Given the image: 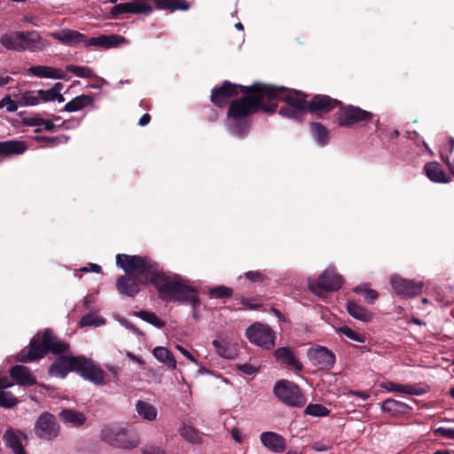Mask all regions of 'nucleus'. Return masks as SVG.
<instances>
[{
  "mask_svg": "<svg viewBox=\"0 0 454 454\" xmlns=\"http://www.w3.org/2000/svg\"><path fill=\"white\" fill-rule=\"evenodd\" d=\"M0 43L9 51H37L44 47V41L36 31H12L3 35Z\"/></svg>",
  "mask_w": 454,
  "mask_h": 454,
  "instance_id": "423d86ee",
  "label": "nucleus"
},
{
  "mask_svg": "<svg viewBox=\"0 0 454 454\" xmlns=\"http://www.w3.org/2000/svg\"><path fill=\"white\" fill-rule=\"evenodd\" d=\"M27 149V145L23 141L7 140L0 142V156L22 154Z\"/></svg>",
  "mask_w": 454,
  "mask_h": 454,
  "instance_id": "c85d7f7f",
  "label": "nucleus"
},
{
  "mask_svg": "<svg viewBox=\"0 0 454 454\" xmlns=\"http://www.w3.org/2000/svg\"><path fill=\"white\" fill-rule=\"evenodd\" d=\"M42 125L44 126V129L47 131H54L55 130V125L50 120L43 119Z\"/></svg>",
  "mask_w": 454,
  "mask_h": 454,
  "instance_id": "774afa93",
  "label": "nucleus"
},
{
  "mask_svg": "<svg viewBox=\"0 0 454 454\" xmlns=\"http://www.w3.org/2000/svg\"><path fill=\"white\" fill-rule=\"evenodd\" d=\"M34 140L46 143L50 146H56L61 143L67 142V137L63 135L56 137L36 136L34 137Z\"/></svg>",
  "mask_w": 454,
  "mask_h": 454,
  "instance_id": "a18cd8bd",
  "label": "nucleus"
},
{
  "mask_svg": "<svg viewBox=\"0 0 454 454\" xmlns=\"http://www.w3.org/2000/svg\"><path fill=\"white\" fill-rule=\"evenodd\" d=\"M18 403V399L11 392L0 390V406L12 408Z\"/></svg>",
  "mask_w": 454,
  "mask_h": 454,
  "instance_id": "37998d69",
  "label": "nucleus"
},
{
  "mask_svg": "<svg viewBox=\"0 0 454 454\" xmlns=\"http://www.w3.org/2000/svg\"><path fill=\"white\" fill-rule=\"evenodd\" d=\"M245 277L252 282H262L265 279L264 274L259 270L247 271Z\"/></svg>",
  "mask_w": 454,
  "mask_h": 454,
  "instance_id": "3c124183",
  "label": "nucleus"
},
{
  "mask_svg": "<svg viewBox=\"0 0 454 454\" xmlns=\"http://www.w3.org/2000/svg\"><path fill=\"white\" fill-rule=\"evenodd\" d=\"M364 296L366 301H368L369 303H373L378 299L379 294L376 290L369 288L364 293Z\"/></svg>",
  "mask_w": 454,
  "mask_h": 454,
  "instance_id": "13d9d810",
  "label": "nucleus"
},
{
  "mask_svg": "<svg viewBox=\"0 0 454 454\" xmlns=\"http://www.w3.org/2000/svg\"><path fill=\"white\" fill-rule=\"evenodd\" d=\"M276 360L280 364H284L294 367L297 371H301L302 364L298 360L294 351L289 347L278 348L274 351Z\"/></svg>",
  "mask_w": 454,
  "mask_h": 454,
  "instance_id": "5701e85b",
  "label": "nucleus"
},
{
  "mask_svg": "<svg viewBox=\"0 0 454 454\" xmlns=\"http://www.w3.org/2000/svg\"><path fill=\"white\" fill-rule=\"evenodd\" d=\"M247 340L264 349H271L275 346V333L267 325L262 323H254L251 325L246 331Z\"/></svg>",
  "mask_w": 454,
  "mask_h": 454,
  "instance_id": "ddd939ff",
  "label": "nucleus"
},
{
  "mask_svg": "<svg viewBox=\"0 0 454 454\" xmlns=\"http://www.w3.org/2000/svg\"><path fill=\"white\" fill-rule=\"evenodd\" d=\"M412 408L405 403L388 398L381 403V411L392 417H401L408 414Z\"/></svg>",
  "mask_w": 454,
  "mask_h": 454,
  "instance_id": "393cba45",
  "label": "nucleus"
},
{
  "mask_svg": "<svg viewBox=\"0 0 454 454\" xmlns=\"http://www.w3.org/2000/svg\"><path fill=\"white\" fill-rule=\"evenodd\" d=\"M341 101L328 95L317 94L309 101L308 112L316 114H326L338 107Z\"/></svg>",
  "mask_w": 454,
  "mask_h": 454,
  "instance_id": "f3484780",
  "label": "nucleus"
},
{
  "mask_svg": "<svg viewBox=\"0 0 454 454\" xmlns=\"http://www.w3.org/2000/svg\"><path fill=\"white\" fill-rule=\"evenodd\" d=\"M180 435L186 441L192 443L200 442V435L198 431L191 426L184 425L179 429Z\"/></svg>",
  "mask_w": 454,
  "mask_h": 454,
  "instance_id": "4c0bfd02",
  "label": "nucleus"
},
{
  "mask_svg": "<svg viewBox=\"0 0 454 454\" xmlns=\"http://www.w3.org/2000/svg\"><path fill=\"white\" fill-rule=\"evenodd\" d=\"M66 70L80 78L90 79L97 76L93 69L86 66L67 65Z\"/></svg>",
  "mask_w": 454,
  "mask_h": 454,
  "instance_id": "e433bc0d",
  "label": "nucleus"
},
{
  "mask_svg": "<svg viewBox=\"0 0 454 454\" xmlns=\"http://www.w3.org/2000/svg\"><path fill=\"white\" fill-rule=\"evenodd\" d=\"M342 284V277L332 266L326 268L317 278L308 280L310 292L320 298H325L327 293L338 291Z\"/></svg>",
  "mask_w": 454,
  "mask_h": 454,
  "instance_id": "6e6552de",
  "label": "nucleus"
},
{
  "mask_svg": "<svg viewBox=\"0 0 454 454\" xmlns=\"http://www.w3.org/2000/svg\"><path fill=\"white\" fill-rule=\"evenodd\" d=\"M81 270L84 271V272L91 271V272L98 273L101 270V267L96 263H90L89 267H83L81 269Z\"/></svg>",
  "mask_w": 454,
  "mask_h": 454,
  "instance_id": "680f3d73",
  "label": "nucleus"
},
{
  "mask_svg": "<svg viewBox=\"0 0 454 454\" xmlns=\"http://www.w3.org/2000/svg\"><path fill=\"white\" fill-rule=\"evenodd\" d=\"M43 345L46 348L47 352L50 351L53 354H60L65 352L68 345L59 340H58L51 330H45L43 334Z\"/></svg>",
  "mask_w": 454,
  "mask_h": 454,
  "instance_id": "bb28decb",
  "label": "nucleus"
},
{
  "mask_svg": "<svg viewBox=\"0 0 454 454\" xmlns=\"http://www.w3.org/2000/svg\"><path fill=\"white\" fill-rule=\"evenodd\" d=\"M389 284L396 295L406 299L418 297L424 288L423 281L406 278L396 273L389 276Z\"/></svg>",
  "mask_w": 454,
  "mask_h": 454,
  "instance_id": "9b49d317",
  "label": "nucleus"
},
{
  "mask_svg": "<svg viewBox=\"0 0 454 454\" xmlns=\"http://www.w3.org/2000/svg\"><path fill=\"white\" fill-rule=\"evenodd\" d=\"M105 323V321L93 315V314H87L85 316H83L80 321V325L81 326H86V325H90V326H99L101 325H103Z\"/></svg>",
  "mask_w": 454,
  "mask_h": 454,
  "instance_id": "49530a36",
  "label": "nucleus"
},
{
  "mask_svg": "<svg viewBox=\"0 0 454 454\" xmlns=\"http://www.w3.org/2000/svg\"><path fill=\"white\" fill-rule=\"evenodd\" d=\"M76 372L85 380L96 385L105 383V372L90 359L84 356H60L50 367L51 376L65 378L69 372Z\"/></svg>",
  "mask_w": 454,
  "mask_h": 454,
  "instance_id": "7ed1b4c3",
  "label": "nucleus"
},
{
  "mask_svg": "<svg viewBox=\"0 0 454 454\" xmlns=\"http://www.w3.org/2000/svg\"><path fill=\"white\" fill-rule=\"evenodd\" d=\"M116 263L140 282L153 284L162 301L200 304L198 292L190 280L176 274L166 275L150 257H116Z\"/></svg>",
  "mask_w": 454,
  "mask_h": 454,
  "instance_id": "f257e3e1",
  "label": "nucleus"
},
{
  "mask_svg": "<svg viewBox=\"0 0 454 454\" xmlns=\"http://www.w3.org/2000/svg\"><path fill=\"white\" fill-rule=\"evenodd\" d=\"M260 82H255L250 86H244L224 81L221 86L213 88L210 100L216 107L223 108L229 104L230 99L238 96L239 92L243 93L242 97H247L248 93L244 88H260Z\"/></svg>",
  "mask_w": 454,
  "mask_h": 454,
  "instance_id": "9d476101",
  "label": "nucleus"
},
{
  "mask_svg": "<svg viewBox=\"0 0 454 454\" xmlns=\"http://www.w3.org/2000/svg\"><path fill=\"white\" fill-rule=\"evenodd\" d=\"M402 384H397L392 381H387L380 384V387L387 392H400Z\"/></svg>",
  "mask_w": 454,
  "mask_h": 454,
  "instance_id": "4d7b16f0",
  "label": "nucleus"
},
{
  "mask_svg": "<svg viewBox=\"0 0 454 454\" xmlns=\"http://www.w3.org/2000/svg\"><path fill=\"white\" fill-rule=\"evenodd\" d=\"M338 331L354 341L364 343L366 340V338L364 334L354 331L348 326L340 327Z\"/></svg>",
  "mask_w": 454,
  "mask_h": 454,
  "instance_id": "c03bdc74",
  "label": "nucleus"
},
{
  "mask_svg": "<svg viewBox=\"0 0 454 454\" xmlns=\"http://www.w3.org/2000/svg\"><path fill=\"white\" fill-rule=\"evenodd\" d=\"M434 434L437 436L454 440V427H440L434 429Z\"/></svg>",
  "mask_w": 454,
  "mask_h": 454,
  "instance_id": "8fccbe9b",
  "label": "nucleus"
},
{
  "mask_svg": "<svg viewBox=\"0 0 454 454\" xmlns=\"http://www.w3.org/2000/svg\"><path fill=\"white\" fill-rule=\"evenodd\" d=\"M210 298H230L232 296V289L225 286H218L209 288L207 292Z\"/></svg>",
  "mask_w": 454,
  "mask_h": 454,
  "instance_id": "a19ab883",
  "label": "nucleus"
},
{
  "mask_svg": "<svg viewBox=\"0 0 454 454\" xmlns=\"http://www.w3.org/2000/svg\"><path fill=\"white\" fill-rule=\"evenodd\" d=\"M18 96V103L20 106H34L39 105L40 98L38 97V90H26Z\"/></svg>",
  "mask_w": 454,
  "mask_h": 454,
  "instance_id": "c9c22d12",
  "label": "nucleus"
},
{
  "mask_svg": "<svg viewBox=\"0 0 454 454\" xmlns=\"http://www.w3.org/2000/svg\"><path fill=\"white\" fill-rule=\"evenodd\" d=\"M153 356L169 369H176V361L171 352L164 347H156L153 350Z\"/></svg>",
  "mask_w": 454,
  "mask_h": 454,
  "instance_id": "72a5a7b5",
  "label": "nucleus"
},
{
  "mask_svg": "<svg viewBox=\"0 0 454 454\" xmlns=\"http://www.w3.org/2000/svg\"><path fill=\"white\" fill-rule=\"evenodd\" d=\"M12 386V383L7 378H0V390H5Z\"/></svg>",
  "mask_w": 454,
  "mask_h": 454,
  "instance_id": "69168bd1",
  "label": "nucleus"
},
{
  "mask_svg": "<svg viewBox=\"0 0 454 454\" xmlns=\"http://www.w3.org/2000/svg\"><path fill=\"white\" fill-rule=\"evenodd\" d=\"M136 411L140 418L148 421H154L158 415L156 407L150 403L141 400L136 403Z\"/></svg>",
  "mask_w": 454,
  "mask_h": 454,
  "instance_id": "2f4dec72",
  "label": "nucleus"
},
{
  "mask_svg": "<svg viewBox=\"0 0 454 454\" xmlns=\"http://www.w3.org/2000/svg\"><path fill=\"white\" fill-rule=\"evenodd\" d=\"M50 35L68 46L82 44L85 47L86 35L73 29L64 28L50 34Z\"/></svg>",
  "mask_w": 454,
  "mask_h": 454,
  "instance_id": "a211bd4d",
  "label": "nucleus"
},
{
  "mask_svg": "<svg viewBox=\"0 0 454 454\" xmlns=\"http://www.w3.org/2000/svg\"><path fill=\"white\" fill-rule=\"evenodd\" d=\"M255 88L259 91L262 103L264 105L273 104L276 106V110L278 109V101H282L304 114L308 112L309 101L306 100L308 95L301 90L263 82H261L260 88Z\"/></svg>",
  "mask_w": 454,
  "mask_h": 454,
  "instance_id": "20e7f679",
  "label": "nucleus"
},
{
  "mask_svg": "<svg viewBox=\"0 0 454 454\" xmlns=\"http://www.w3.org/2000/svg\"><path fill=\"white\" fill-rule=\"evenodd\" d=\"M15 97H16V98H18V96H15ZM4 106H6V111L8 113L16 112L19 107L18 99H16V101L12 100L10 95L4 97L0 100V109H2Z\"/></svg>",
  "mask_w": 454,
  "mask_h": 454,
  "instance_id": "de8ad7c7",
  "label": "nucleus"
},
{
  "mask_svg": "<svg viewBox=\"0 0 454 454\" xmlns=\"http://www.w3.org/2000/svg\"><path fill=\"white\" fill-rule=\"evenodd\" d=\"M274 394L289 406L301 407L306 403V399L298 386L288 380L278 381L274 387Z\"/></svg>",
  "mask_w": 454,
  "mask_h": 454,
  "instance_id": "f8f14e48",
  "label": "nucleus"
},
{
  "mask_svg": "<svg viewBox=\"0 0 454 454\" xmlns=\"http://www.w3.org/2000/svg\"><path fill=\"white\" fill-rule=\"evenodd\" d=\"M136 316L155 327L162 328L165 325V322L160 319L153 312L140 310L136 313Z\"/></svg>",
  "mask_w": 454,
  "mask_h": 454,
  "instance_id": "58836bf2",
  "label": "nucleus"
},
{
  "mask_svg": "<svg viewBox=\"0 0 454 454\" xmlns=\"http://www.w3.org/2000/svg\"><path fill=\"white\" fill-rule=\"evenodd\" d=\"M54 91L50 90H38V97L40 102H51L54 101Z\"/></svg>",
  "mask_w": 454,
  "mask_h": 454,
  "instance_id": "603ef678",
  "label": "nucleus"
},
{
  "mask_svg": "<svg viewBox=\"0 0 454 454\" xmlns=\"http://www.w3.org/2000/svg\"><path fill=\"white\" fill-rule=\"evenodd\" d=\"M213 346L215 348L216 353L223 357H229L227 348L223 345L219 340H214L212 341Z\"/></svg>",
  "mask_w": 454,
  "mask_h": 454,
  "instance_id": "6e6d98bb",
  "label": "nucleus"
},
{
  "mask_svg": "<svg viewBox=\"0 0 454 454\" xmlns=\"http://www.w3.org/2000/svg\"><path fill=\"white\" fill-rule=\"evenodd\" d=\"M260 439L263 446L275 453H281L286 448L285 438L275 432H263Z\"/></svg>",
  "mask_w": 454,
  "mask_h": 454,
  "instance_id": "412c9836",
  "label": "nucleus"
},
{
  "mask_svg": "<svg viewBox=\"0 0 454 454\" xmlns=\"http://www.w3.org/2000/svg\"><path fill=\"white\" fill-rule=\"evenodd\" d=\"M94 98L92 95L82 94L74 98L71 101L67 102L64 106V111L73 113L84 109L87 106H92Z\"/></svg>",
  "mask_w": 454,
  "mask_h": 454,
  "instance_id": "c756f323",
  "label": "nucleus"
},
{
  "mask_svg": "<svg viewBox=\"0 0 454 454\" xmlns=\"http://www.w3.org/2000/svg\"><path fill=\"white\" fill-rule=\"evenodd\" d=\"M100 438L111 446L123 449H133L139 442L134 433L118 424L105 426L101 429Z\"/></svg>",
  "mask_w": 454,
  "mask_h": 454,
  "instance_id": "0eeeda50",
  "label": "nucleus"
},
{
  "mask_svg": "<svg viewBox=\"0 0 454 454\" xmlns=\"http://www.w3.org/2000/svg\"><path fill=\"white\" fill-rule=\"evenodd\" d=\"M43 118H41L39 115L27 117L22 120V122L30 127L40 126L43 124Z\"/></svg>",
  "mask_w": 454,
  "mask_h": 454,
  "instance_id": "864d4df0",
  "label": "nucleus"
},
{
  "mask_svg": "<svg viewBox=\"0 0 454 454\" xmlns=\"http://www.w3.org/2000/svg\"><path fill=\"white\" fill-rule=\"evenodd\" d=\"M129 40L121 35H100L98 37L89 38L86 35L85 47H97L102 49H111L119 47L122 44H128Z\"/></svg>",
  "mask_w": 454,
  "mask_h": 454,
  "instance_id": "dca6fc26",
  "label": "nucleus"
},
{
  "mask_svg": "<svg viewBox=\"0 0 454 454\" xmlns=\"http://www.w3.org/2000/svg\"><path fill=\"white\" fill-rule=\"evenodd\" d=\"M10 375L20 386H33L36 384V378L30 369L25 365H15L10 370Z\"/></svg>",
  "mask_w": 454,
  "mask_h": 454,
  "instance_id": "4be33fe9",
  "label": "nucleus"
},
{
  "mask_svg": "<svg viewBox=\"0 0 454 454\" xmlns=\"http://www.w3.org/2000/svg\"><path fill=\"white\" fill-rule=\"evenodd\" d=\"M307 356L314 366L323 370H330L335 364V355L323 346L310 348L307 352Z\"/></svg>",
  "mask_w": 454,
  "mask_h": 454,
  "instance_id": "4468645a",
  "label": "nucleus"
},
{
  "mask_svg": "<svg viewBox=\"0 0 454 454\" xmlns=\"http://www.w3.org/2000/svg\"><path fill=\"white\" fill-rule=\"evenodd\" d=\"M346 307L348 314L357 320L369 322L372 318V313L354 301H348Z\"/></svg>",
  "mask_w": 454,
  "mask_h": 454,
  "instance_id": "7c9ffc66",
  "label": "nucleus"
},
{
  "mask_svg": "<svg viewBox=\"0 0 454 454\" xmlns=\"http://www.w3.org/2000/svg\"><path fill=\"white\" fill-rule=\"evenodd\" d=\"M425 389L418 385H401L400 393L410 395H421L425 393Z\"/></svg>",
  "mask_w": 454,
  "mask_h": 454,
  "instance_id": "09e8293b",
  "label": "nucleus"
},
{
  "mask_svg": "<svg viewBox=\"0 0 454 454\" xmlns=\"http://www.w3.org/2000/svg\"><path fill=\"white\" fill-rule=\"evenodd\" d=\"M28 73L40 78L67 80V74L63 70L48 66H32Z\"/></svg>",
  "mask_w": 454,
  "mask_h": 454,
  "instance_id": "a878e982",
  "label": "nucleus"
},
{
  "mask_svg": "<svg viewBox=\"0 0 454 454\" xmlns=\"http://www.w3.org/2000/svg\"><path fill=\"white\" fill-rule=\"evenodd\" d=\"M278 114L283 117L293 119L298 121H302L304 115L306 114L287 105L281 107L280 110L278 111Z\"/></svg>",
  "mask_w": 454,
  "mask_h": 454,
  "instance_id": "ea45409f",
  "label": "nucleus"
},
{
  "mask_svg": "<svg viewBox=\"0 0 454 454\" xmlns=\"http://www.w3.org/2000/svg\"><path fill=\"white\" fill-rule=\"evenodd\" d=\"M309 129L312 137L321 146H325L329 142V130L320 122H310Z\"/></svg>",
  "mask_w": 454,
  "mask_h": 454,
  "instance_id": "473e14b6",
  "label": "nucleus"
},
{
  "mask_svg": "<svg viewBox=\"0 0 454 454\" xmlns=\"http://www.w3.org/2000/svg\"><path fill=\"white\" fill-rule=\"evenodd\" d=\"M151 121V115L149 114H145L139 119L138 124L142 127L146 126Z\"/></svg>",
  "mask_w": 454,
  "mask_h": 454,
  "instance_id": "338daca9",
  "label": "nucleus"
},
{
  "mask_svg": "<svg viewBox=\"0 0 454 454\" xmlns=\"http://www.w3.org/2000/svg\"><path fill=\"white\" fill-rule=\"evenodd\" d=\"M60 419L67 424H71L74 427L82 426L85 420V416L79 411H75L73 410H63L59 413Z\"/></svg>",
  "mask_w": 454,
  "mask_h": 454,
  "instance_id": "f704fd0d",
  "label": "nucleus"
},
{
  "mask_svg": "<svg viewBox=\"0 0 454 454\" xmlns=\"http://www.w3.org/2000/svg\"><path fill=\"white\" fill-rule=\"evenodd\" d=\"M237 367L240 372L247 375H253L258 372V367L251 364H239Z\"/></svg>",
  "mask_w": 454,
  "mask_h": 454,
  "instance_id": "5fc2aeb1",
  "label": "nucleus"
},
{
  "mask_svg": "<svg viewBox=\"0 0 454 454\" xmlns=\"http://www.w3.org/2000/svg\"><path fill=\"white\" fill-rule=\"evenodd\" d=\"M157 8L160 10H176L186 11L189 9V4L185 0H156L155 7L149 4L135 2H128L115 4L111 8L109 18L118 19L124 13L134 14H149Z\"/></svg>",
  "mask_w": 454,
  "mask_h": 454,
  "instance_id": "39448f33",
  "label": "nucleus"
},
{
  "mask_svg": "<svg viewBox=\"0 0 454 454\" xmlns=\"http://www.w3.org/2000/svg\"><path fill=\"white\" fill-rule=\"evenodd\" d=\"M305 413L313 417H325L329 415L330 411L322 404L310 403L306 407Z\"/></svg>",
  "mask_w": 454,
  "mask_h": 454,
  "instance_id": "79ce46f5",
  "label": "nucleus"
},
{
  "mask_svg": "<svg viewBox=\"0 0 454 454\" xmlns=\"http://www.w3.org/2000/svg\"><path fill=\"white\" fill-rule=\"evenodd\" d=\"M231 437L232 439L238 442V443H241L242 441H243V437H242V433L240 432V430L237 427H234L231 429Z\"/></svg>",
  "mask_w": 454,
  "mask_h": 454,
  "instance_id": "052dcab7",
  "label": "nucleus"
},
{
  "mask_svg": "<svg viewBox=\"0 0 454 454\" xmlns=\"http://www.w3.org/2000/svg\"><path fill=\"white\" fill-rule=\"evenodd\" d=\"M248 95L233 100L229 106L227 116L231 120L230 130L239 137H245L251 128L249 116L262 111L265 114L276 112L273 104L264 105L259 97V91L255 87L244 88Z\"/></svg>",
  "mask_w": 454,
  "mask_h": 454,
  "instance_id": "f03ea898",
  "label": "nucleus"
},
{
  "mask_svg": "<svg viewBox=\"0 0 454 454\" xmlns=\"http://www.w3.org/2000/svg\"><path fill=\"white\" fill-rule=\"evenodd\" d=\"M426 176L434 183L447 184L452 180L450 174L446 173L443 167L437 161L427 162L424 166Z\"/></svg>",
  "mask_w": 454,
  "mask_h": 454,
  "instance_id": "aec40b11",
  "label": "nucleus"
},
{
  "mask_svg": "<svg viewBox=\"0 0 454 454\" xmlns=\"http://www.w3.org/2000/svg\"><path fill=\"white\" fill-rule=\"evenodd\" d=\"M47 353L43 345H40L38 340L32 339L27 350L23 349L17 355V359L22 363H29L41 359Z\"/></svg>",
  "mask_w": 454,
  "mask_h": 454,
  "instance_id": "6ab92c4d",
  "label": "nucleus"
},
{
  "mask_svg": "<svg viewBox=\"0 0 454 454\" xmlns=\"http://www.w3.org/2000/svg\"><path fill=\"white\" fill-rule=\"evenodd\" d=\"M176 348L184 356H185L187 359H189L191 362H192L193 364H198V361L197 359L189 352L187 351L184 348H183L181 345L179 344H176Z\"/></svg>",
  "mask_w": 454,
  "mask_h": 454,
  "instance_id": "bf43d9fd",
  "label": "nucleus"
},
{
  "mask_svg": "<svg viewBox=\"0 0 454 454\" xmlns=\"http://www.w3.org/2000/svg\"><path fill=\"white\" fill-rule=\"evenodd\" d=\"M338 125L342 128L351 129L355 126H364L373 118V114L352 105L339 106L335 114Z\"/></svg>",
  "mask_w": 454,
  "mask_h": 454,
  "instance_id": "1a4fd4ad",
  "label": "nucleus"
},
{
  "mask_svg": "<svg viewBox=\"0 0 454 454\" xmlns=\"http://www.w3.org/2000/svg\"><path fill=\"white\" fill-rule=\"evenodd\" d=\"M116 288L120 294L130 297L136 295L140 290L139 282L128 276H121L117 279Z\"/></svg>",
  "mask_w": 454,
  "mask_h": 454,
  "instance_id": "cd10ccee",
  "label": "nucleus"
},
{
  "mask_svg": "<svg viewBox=\"0 0 454 454\" xmlns=\"http://www.w3.org/2000/svg\"><path fill=\"white\" fill-rule=\"evenodd\" d=\"M3 438L5 444L9 446L15 454H26L23 450L22 442L26 437L20 431L8 428Z\"/></svg>",
  "mask_w": 454,
  "mask_h": 454,
  "instance_id": "b1692460",
  "label": "nucleus"
},
{
  "mask_svg": "<svg viewBox=\"0 0 454 454\" xmlns=\"http://www.w3.org/2000/svg\"><path fill=\"white\" fill-rule=\"evenodd\" d=\"M241 304L244 305L245 307H247L248 309H257L259 307V304L254 303L252 301V300H249V299H243L241 301Z\"/></svg>",
  "mask_w": 454,
  "mask_h": 454,
  "instance_id": "0e129e2a",
  "label": "nucleus"
},
{
  "mask_svg": "<svg viewBox=\"0 0 454 454\" xmlns=\"http://www.w3.org/2000/svg\"><path fill=\"white\" fill-rule=\"evenodd\" d=\"M144 454H166L164 450L157 447H147L143 451Z\"/></svg>",
  "mask_w": 454,
  "mask_h": 454,
  "instance_id": "e2e57ef3",
  "label": "nucleus"
},
{
  "mask_svg": "<svg viewBox=\"0 0 454 454\" xmlns=\"http://www.w3.org/2000/svg\"><path fill=\"white\" fill-rule=\"evenodd\" d=\"M35 434L45 440L56 438L59 434V425L54 416L50 413L42 414L35 427Z\"/></svg>",
  "mask_w": 454,
  "mask_h": 454,
  "instance_id": "2eb2a0df",
  "label": "nucleus"
}]
</instances>
